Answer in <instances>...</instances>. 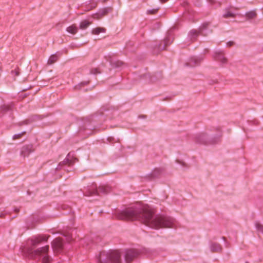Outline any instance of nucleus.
Returning <instances> with one entry per match:
<instances>
[{"label":"nucleus","mask_w":263,"mask_h":263,"mask_svg":"<svg viewBox=\"0 0 263 263\" xmlns=\"http://www.w3.org/2000/svg\"><path fill=\"white\" fill-rule=\"evenodd\" d=\"M234 16V14L230 11L227 12V13L223 14V16L224 17H233Z\"/></svg>","instance_id":"obj_20"},{"label":"nucleus","mask_w":263,"mask_h":263,"mask_svg":"<svg viewBox=\"0 0 263 263\" xmlns=\"http://www.w3.org/2000/svg\"><path fill=\"white\" fill-rule=\"evenodd\" d=\"M154 214L153 210L148 205L138 204L118 212L116 216L121 220H138L155 229L173 228L175 227V220L173 218L162 215L155 216Z\"/></svg>","instance_id":"obj_1"},{"label":"nucleus","mask_w":263,"mask_h":263,"mask_svg":"<svg viewBox=\"0 0 263 263\" xmlns=\"http://www.w3.org/2000/svg\"><path fill=\"white\" fill-rule=\"evenodd\" d=\"M98 72V69H96V68L92 70V71H91V73H93V74H96Z\"/></svg>","instance_id":"obj_22"},{"label":"nucleus","mask_w":263,"mask_h":263,"mask_svg":"<svg viewBox=\"0 0 263 263\" xmlns=\"http://www.w3.org/2000/svg\"><path fill=\"white\" fill-rule=\"evenodd\" d=\"M120 65H121L122 64H123L122 62H120Z\"/></svg>","instance_id":"obj_27"},{"label":"nucleus","mask_w":263,"mask_h":263,"mask_svg":"<svg viewBox=\"0 0 263 263\" xmlns=\"http://www.w3.org/2000/svg\"><path fill=\"white\" fill-rule=\"evenodd\" d=\"M105 31V29L103 28H96L93 29L91 31V32L93 34H99L100 32H104Z\"/></svg>","instance_id":"obj_14"},{"label":"nucleus","mask_w":263,"mask_h":263,"mask_svg":"<svg viewBox=\"0 0 263 263\" xmlns=\"http://www.w3.org/2000/svg\"><path fill=\"white\" fill-rule=\"evenodd\" d=\"M136 250H127L124 254V262H122L121 253L119 251L102 252L99 255L100 263H130L138 255Z\"/></svg>","instance_id":"obj_3"},{"label":"nucleus","mask_w":263,"mask_h":263,"mask_svg":"<svg viewBox=\"0 0 263 263\" xmlns=\"http://www.w3.org/2000/svg\"><path fill=\"white\" fill-rule=\"evenodd\" d=\"M202 60V58L199 57H193L192 58L189 63H188L189 66L193 67L198 64Z\"/></svg>","instance_id":"obj_9"},{"label":"nucleus","mask_w":263,"mask_h":263,"mask_svg":"<svg viewBox=\"0 0 263 263\" xmlns=\"http://www.w3.org/2000/svg\"><path fill=\"white\" fill-rule=\"evenodd\" d=\"M33 151L32 145L24 146L21 149V155L24 157L29 156V155Z\"/></svg>","instance_id":"obj_8"},{"label":"nucleus","mask_w":263,"mask_h":263,"mask_svg":"<svg viewBox=\"0 0 263 263\" xmlns=\"http://www.w3.org/2000/svg\"><path fill=\"white\" fill-rule=\"evenodd\" d=\"M52 246L53 249L55 251H56L57 252L60 251L63 248V240L60 238H57L55 239L52 242Z\"/></svg>","instance_id":"obj_6"},{"label":"nucleus","mask_w":263,"mask_h":263,"mask_svg":"<svg viewBox=\"0 0 263 263\" xmlns=\"http://www.w3.org/2000/svg\"><path fill=\"white\" fill-rule=\"evenodd\" d=\"M168 0H160V1L161 2V3H164L166 1H167Z\"/></svg>","instance_id":"obj_24"},{"label":"nucleus","mask_w":263,"mask_h":263,"mask_svg":"<svg viewBox=\"0 0 263 263\" xmlns=\"http://www.w3.org/2000/svg\"><path fill=\"white\" fill-rule=\"evenodd\" d=\"M22 134H16L14 135L13 138L14 139H18L21 136Z\"/></svg>","instance_id":"obj_21"},{"label":"nucleus","mask_w":263,"mask_h":263,"mask_svg":"<svg viewBox=\"0 0 263 263\" xmlns=\"http://www.w3.org/2000/svg\"><path fill=\"white\" fill-rule=\"evenodd\" d=\"M71 163V161L70 160H69L68 159H66L64 160L62 162L60 163L59 166L60 167L62 165L64 164H68L70 165Z\"/></svg>","instance_id":"obj_19"},{"label":"nucleus","mask_w":263,"mask_h":263,"mask_svg":"<svg viewBox=\"0 0 263 263\" xmlns=\"http://www.w3.org/2000/svg\"><path fill=\"white\" fill-rule=\"evenodd\" d=\"M91 22L87 20H84L80 23V28L83 30L85 29L89 26L90 24H91Z\"/></svg>","instance_id":"obj_13"},{"label":"nucleus","mask_w":263,"mask_h":263,"mask_svg":"<svg viewBox=\"0 0 263 263\" xmlns=\"http://www.w3.org/2000/svg\"><path fill=\"white\" fill-rule=\"evenodd\" d=\"M18 72L16 71V75H18Z\"/></svg>","instance_id":"obj_26"},{"label":"nucleus","mask_w":263,"mask_h":263,"mask_svg":"<svg viewBox=\"0 0 263 263\" xmlns=\"http://www.w3.org/2000/svg\"><path fill=\"white\" fill-rule=\"evenodd\" d=\"M255 227H256L257 230L259 232H260L263 234V225H262L258 222H256L255 223Z\"/></svg>","instance_id":"obj_15"},{"label":"nucleus","mask_w":263,"mask_h":263,"mask_svg":"<svg viewBox=\"0 0 263 263\" xmlns=\"http://www.w3.org/2000/svg\"><path fill=\"white\" fill-rule=\"evenodd\" d=\"M95 6H96V5H95L93 7H91V8L93 7H95Z\"/></svg>","instance_id":"obj_28"},{"label":"nucleus","mask_w":263,"mask_h":263,"mask_svg":"<svg viewBox=\"0 0 263 263\" xmlns=\"http://www.w3.org/2000/svg\"><path fill=\"white\" fill-rule=\"evenodd\" d=\"M214 59L222 64H226L227 62V59L224 56L223 52L221 51H217L214 55Z\"/></svg>","instance_id":"obj_7"},{"label":"nucleus","mask_w":263,"mask_h":263,"mask_svg":"<svg viewBox=\"0 0 263 263\" xmlns=\"http://www.w3.org/2000/svg\"><path fill=\"white\" fill-rule=\"evenodd\" d=\"M59 57L57 54H52L51 55L48 60V64L51 65L54 63L58 60Z\"/></svg>","instance_id":"obj_12"},{"label":"nucleus","mask_w":263,"mask_h":263,"mask_svg":"<svg viewBox=\"0 0 263 263\" xmlns=\"http://www.w3.org/2000/svg\"><path fill=\"white\" fill-rule=\"evenodd\" d=\"M189 35L191 36L192 40H194L198 36V32L197 30H192L190 31Z\"/></svg>","instance_id":"obj_17"},{"label":"nucleus","mask_w":263,"mask_h":263,"mask_svg":"<svg viewBox=\"0 0 263 263\" xmlns=\"http://www.w3.org/2000/svg\"><path fill=\"white\" fill-rule=\"evenodd\" d=\"M256 15V14L254 11H251L246 14V16L248 18H254Z\"/></svg>","instance_id":"obj_18"},{"label":"nucleus","mask_w":263,"mask_h":263,"mask_svg":"<svg viewBox=\"0 0 263 263\" xmlns=\"http://www.w3.org/2000/svg\"><path fill=\"white\" fill-rule=\"evenodd\" d=\"M233 45V42H229L227 43V46H228L230 47V46H232Z\"/></svg>","instance_id":"obj_23"},{"label":"nucleus","mask_w":263,"mask_h":263,"mask_svg":"<svg viewBox=\"0 0 263 263\" xmlns=\"http://www.w3.org/2000/svg\"><path fill=\"white\" fill-rule=\"evenodd\" d=\"M211 3H214L215 2L214 0H209Z\"/></svg>","instance_id":"obj_25"},{"label":"nucleus","mask_w":263,"mask_h":263,"mask_svg":"<svg viewBox=\"0 0 263 263\" xmlns=\"http://www.w3.org/2000/svg\"><path fill=\"white\" fill-rule=\"evenodd\" d=\"M66 30L69 33L74 34L78 32V28L76 25L73 24L67 27Z\"/></svg>","instance_id":"obj_11"},{"label":"nucleus","mask_w":263,"mask_h":263,"mask_svg":"<svg viewBox=\"0 0 263 263\" xmlns=\"http://www.w3.org/2000/svg\"><path fill=\"white\" fill-rule=\"evenodd\" d=\"M47 238L44 237H36L30 240V242H28V246L25 247L23 249L24 253L31 258H36L39 257L41 263H50L49 256L47 255V252L49 250V246H46L41 248L34 250V247L40 243L41 241L46 240Z\"/></svg>","instance_id":"obj_2"},{"label":"nucleus","mask_w":263,"mask_h":263,"mask_svg":"<svg viewBox=\"0 0 263 263\" xmlns=\"http://www.w3.org/2000/svg\"><path fill=\"white\" fill-rule=\"evenodd\" d=\"M110 191V188L108 186H100L98 189H96L95 185H92L89 189L84 192L85 196H91L99 194L100 193L107 194Z\"/></svg>","instance_id":"obj_4"},{"label":"nucleus","mask_w":263,"mask_h":263,"mask_svg":"<svg viewBox=\"0 0 263 263\" xmlns=\"http://www.w3.org/2000/svg\"><path fill=\"white\" fill-rule=\"evenodd\" d=\"M195 140L197 142L200 143H207L208 142H213L209 139L208 134L206 133H201L198 134L195 136Z\"/></svg>","instance_id":"obj_5"},{"label":"nucleus","mask_w":263,"mask_h":263,"mask_svg":"<svg viewBox=\"0 0 263 263\" xmlns=\"http://www.w3.org/2000/svg\"><path fill=\"white\" fill-rule=\"evenodd\" d=\"M107 13V11L106 10H103L101 13H97L93 15V17L95 19H99L102 16H104Z\"/></svg>","instance_id":"obj_16"},{"label":"nucleus","mask_w":263,"mask_h":263,"mask_svg":"<svg viewBox=\"0 0 263 263\" xmlns=\"http://www.w3.org/2000/svg\"><path fill=\"white\" fill-rule=\"evenodd\" d=\"M210 249L213 252H219L221 250V247L219 243H212L210 245Z\"/></svg>","instance_id":"obj_10"}]
</instances>
